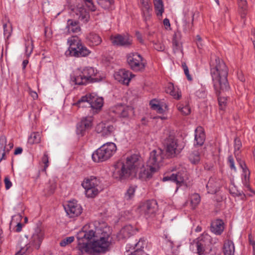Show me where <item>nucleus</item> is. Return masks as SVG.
<instances>
[{"label":"nucleus","mask_w":255,"mask_h":255,"mask_svg":"<svg viewBox=\"0 0 255 255\" xmlns=\"http://www.w3.org/2000/svg\"><path fill=\"white\" fill-rule=\"evenodd\" d=\"M3 33L8 38L11 34L12 31L11 25L9 22L3 24Z\"/></svg>","instance_id":"c03bdc74"},{"label":"nucleus","mask_w":255,"mask_h":255,"mask_svg":"<svg viewBox=\"0 0 255 255\" xmlns=\"http://www.w3.org/2000/svg\"><path fill=\"white\" fill-rule=\"evenodd\" d=\"M4 182L5 186L6 189H9L12 186V183L9 180L8 177H5L4 179Z\"/></svg>","instance_id":"bf43d9fd"},{"label":"nucleus","mask_w":255,"mask_h":255,"mask_svg":"<svg viewBox=\"0 0 255 255\" xmlns=\"http://www.w3.org/2000/svg\"><path fill=\"white\" fill-rule=\"evenodd\" d=\"M41 163L44 165L42 171L45 172L47 168L49 166V157L47 152H44L43 156L41 159Z\"/></svg>","instance_id":"a19ab883"},{"label":"nucleus","mask_w":255,"mask_h":255,"mask_svg":"<svg viewBox=\"0 0 255 255\" xmlns=\"http://www.w3.org/2000/svg\"><path fill=\"white\" fill-rule=\"evenodd\" d=\"M100 183V181L93 176L84 180L82 186L85 190V194L87 197L93 198L98 194L101 190Z\"/></svg>","instance_id":"6e6552de"},{"label":"nucleus","mask_w":255,"mask_h":255,"mask_svg":"<svg viewBox=\"0 0 255 255\" xmlns=\"http://www.w3.org/2000/svg\"><path fill=\"white\" fill-rule=\"evenodd\" d=\"M228 161H229V162L230 163V167L232 169H234V170H236V167H235V164H234V159H233V157L232 156H229V157H228Z\"/></svg>","instance_id":"052dcab7"},{"label":"nucleus","mask_w":255,"mask_h":255,"mask_svg":"<svg viewBox=\"0 0 255 255\" xmlns=\"http://www.w3.org/2000/svg\"><path fill=\"white\" fill-rule=\"evenodd\" d=\"M135 186H131L128 189L127 192L125 194V198L127 200H129L132 198L135 191Z\"/></svg>","instance_id":"a18cd8bd"},{"label":"nucleus","mask_w":255,"mask_h":255,"mask_svg":"<svg viewBox=\"0 0 255 255\" xmlns=\"http://www.w3.org/2000/svg\"><path fill=\"white\" fill-rule=\"evenodd\" d=\"M33 49V41L31 38H28L25 41V52L27 57L31 54Z\"/></svg>","instance_id":"e433bc0d"},{"label":"nucleus","mask_w":255,"mask_h":255,"mask_svg":"<svg viewBox=\"0 0 255 255\" xmlns=\"http://www.w3.org/2000/svg\"><path fill=\"white\" fill-rule=\"evenodd\" d=\"M178 110L184 115H188L190 112V108L188 106H183L181 104H178L177 105Z\"/></svg>","instance_id":"79ce46f5"},{"label":"nucleus","mask_w":255,"mask_h":255,"mask_svg":"<svg viewBox=\"0 0 255 255\" xmlns=\"http://www.w3.org/2000/svg\"><path fill=\"white\" fill-rule=\"evenodd\" d=\"M96 129L98 133L107 137L112 134L114 130V127L108 123L102 122L97 126Z\"/></svg>","instance_id":"aec40b11"},{"label":"nucleus","mask_w":255,"mask_h":255,"mask_svg":"<svg viewBox=\"0 0 255 255\" xmlns=\"http://www.w3.org/2000/svg\"><path fill=\"white\" fill-rule=\"evenodd\" d=\"M134 75L131 72L125 69H121L114 74L115 79L118 82L124 84L128 85Z\"/></svg>","instance_id":"dca6fc26"},{"label":"nucleus","mask_w":255,"mask_h":255,"mask_svg":"<svg viewBox=\"0 0 255 255\" xmlns=\"http://www.w3.org/2000/svg\"><path fill=\"white\" fill-rule=\"evenodd\" d=\"M93 118L92 116H87L83 118L80 121V123L82 124L86 128L89 130L93 126Z\"/></svg>","instance_id":"c9c22d12"},{"label":"nucleus","mask_w":255,"mask_h":255,"mask_svg":"<svg viewBox=\"0 0 255 255\" xmlns=\"http://www.w3.org/2000/svg\"><path fill=\"white\" fill-rule=\"evenodd\" d=\"M69 45L68 50L66 52V55L75 57H85L89 55L91 51L82 45L77 37L73 36L68 40Z\"/></svg>","instance_id":"423d86ee"},{"label":"nucleus","mask_w":255,"mask_h":255,"mask_svg":"<svg viewBox=\"0 0 255 255\" xmlns=\"http://www.w3.org/2000/svg\"><path fill=\"white\" fill-rule=\"evenodd\" d=\"M43 239V233L42 231L37 229L31 236L28 244L34 249L38 250Z\"/></svg>","instance_id":"f3484780"},{"label":"nucleus","mask_w":255,"mask_h":255,"mask_svg":"<svg viewBox=\"0 0 255 255\" xmlns=\"http://www.w3.org/2000/svg\"><path fill=\"white\" fill-rule=\"evenodd\" d=\"M182 66L183 69L184 73L187 77L188 80H192L191 76L189 74V70L188 67L185 62L182 63Z\"/></svg>","instance_id":"864d4df0"},{"label":"nucleus","mask_w":255,"mask_h":255,"mask_svg":"<svg viewBox=\"0 0 255 255\" xmlns=\"http://www.w3.org/2000/svg\"><path fill=\"white\" fill-rule=\"evenodd\" d=\"M29 94L32 97L33 100H36L38 98V94L35 91H33L31 90H29Z\"/></svg>","instance_id":"0e129e2a"},{"label":"nucleus","mask_w":255,"mask_h":255,"mask_svg":"<svg viewBox=\"0 0 255 255\" xmlns=\"http://www.w3.org/2000/svg\"><path fill=\"white\" fill-rule=\"evenodd\" d=\"M106 234H108L110 236L109 234L107 233L106 231L102 232L101 230L98 229L96 231L90 230L86 231L83 229L78 233L77 238L81 239L88 243L92 241L94 242L97 240H100V237Z\"/></svg>","instance_id":"9b49d317"},{"label":"nucleus","mask_w":255,"mask_h":255,"mask_svg":"<svg viewBox=\"0 0 255 255\" xmlns=\"http://www.w3.org/2000/svg\"><path fill=\"white\" fill-rule=\"evenodd\" d=\"M111 112L115 113L119 117L126 118L133 114V109L131 107L118 105L115 107Z\"/></svg>","instance_id":"a211bd4d"},{"label":"nucleus","mask_w":255,"mask_h":255,"mask_svg":"<svg viewBox=\"0 0 255 255\" xmlns=\"http://www.w3.org/2000/svg\"><path fill=\"white\" fill-rule=\"evenodd\" d=\"M127 60L129 68L135 72H142L145 68L146 63L138 53H129L127 55Z\"/></svg>","instance_id":"1a4fd4ad"},{"label":"nucleus","mask_w":255,"mask_h":255,"mask_svg":"<svg viewBox=\"0 0 255 255\" xmlns=\"http://www.w3.org/2000/svg\"><path fill=\"white\" fill-rule=\"evenodd\" d=\"M21 216L17 214L12 217L11 221L10 223V227L13 223L17 224V222H20L21 220Z\"/></svg>","instance_id":"5fc2aeb1"},{"label":"nucleus","mask_w":255,"mask_h":255,"mask_svg":"<svg viewBox=\"0 0 255 255\" xmlns=\"http://www.w3.org/2000/svg\"><path fill=\"white\" fill-rule=\"evenodd\" d=\"M154 48L158 51H163L165 49V46L162 44V42L157 41L153 42Z\"/></svg>","instance_id":"8fccbe9b"},{"label":"nucleus","mask_w":255,"mask_h":255,"mask_svg":"<svg viewBox=\"0 0 255 255\" xmlns=\"http://www.w3.org/2000/svg\"><path fill=\"white\" fill-rule=\"evenodd\" d=\"M235 245L234 243L229 240L225 241L223 247V252L224 255H235Z\"/></svg>","instance_id":"a878e982"},{"label":"nucleus","mask_w":255,"mask_h":255,"mask_svg":"<svg viewBox=\"0 0 255 255\" xmlns=\"http://www.w3.org/2000/svg\"><path fill=\"white\" fill-rule=\"evenodd\" d=\"M73 12L76 15V17L78 18L83 22H87L90 18L89 12L82 7L73 9Z\"/></svg>","instance_id":"b1692460"},{"label":"nucleus","mask_w":255,"mask_h":255,"mask_svg":"<svg viewBox=\"0 0 255 255\" xmlns=\"http://www.w3.org/2000/svg\"><path fill=\"white\" fill-rule=\"evenodd\" d=\"M139 171V177H150L149 171L144 168L141 157L133 154L126 157V161H118L114 164L113 176L118 179H124L130 176H134Z\"/></svg>","instance_id":"f257e3e1"},{"label":"nucleus","mask_w":255,"mask_h":255,"mask_svg":"<svg viewBox=\"0 0 255 255\" xmlns=\"http://www.w3.org/2000/svg\"><path fill=\"white\" fill-rule=\"evenodd\" d=\"M117 146L113 142H107L97 149L92 157L96 162H103L110 158L116 152Z\"/></svg>","instance_id":"39448f33"},{"label":"nucleus","mask_w":255,"mask_h":255,"mask_svg":"<svg viewBox=\"0 0 255 255\" xmlns=\"http://www.w3.org/2000/svg\"><path fill=\"white\" fill-rule=\"evenodd\" d=\"M87 6L92 11H95L96 9L92 0H84Z\"/></svg>","instance_id":"603ef678"},{"label":"nucleus","mask_w":255,"mask_h":255,"mask_svg":"<svg viewBox=\"0 0 255 255\" xmlns=\"http://www.w3.org/2000/svg\"><path fill=\"white\" fill-rule=\"evenodd\" d=\"M211 74L217 93L228 91L230 87L227 80L228 69L224 62L219 58L212 64Z\"/></svg>","instance_id":"f03ea898"},{"label":"nucleus","mask_w":255,"mask_h":255,"mask_svg":"<svg viewBox=\"0 0 255 255\" xmlns=\"http://www.w3.org/2000/svg\"><path fill=\"white\" fill-rule=\"evenodd\" d=\"M41 141V134L38 132H32L28 139V142L30 144L39 143Z\"/></svg>","instance_id":"f704fd0d"},{"label":"nucleus","mask_w":255,"mask_h":255,"mask_svg":"<svg viewBox=\"0 0 255 255\" xmlns=\"http://www.w3.org/2000/svg\"><path fill=\"white\" fill-rule=\"evenodd\" d=\"M165 91L169 94L175 99L179 100L181 97V93L178 90H176L174 85L172 83H169L166 88Z\"/></svg>","instance_id":"c85d7f7f"},{"label":"nucleus","mask_w":255,"mask_h":255,"mask_svg":"<svg viewBox=\"0 0 255 255\" xmlns=\"http://www.w3.org/2000/svg\"><path fill=\"white\" fill-rule=\"evenodd\" d=\"M172 47L174 53L182 52V45L180 37L175 33L172 39Z\"/></svg>","instance_id":"c756f323"},{"label":"nucleus","mask_w":255,"mask_h":255,"mask_svg":"<svg viewBox=\"0 0 255 255\" xmlns=\"http://www.w3.org/2000/svg\"><path fill=\"white\" fill-rule=\"evenodd\" d=\"M150 105L151 106V108L155 110L156 111L158 109V108L160 107L161 106L158 104L157 101L152 100L150 103Z\"/></svg>","instance_id":"13d9d810"},{"label":"nucleus","mask_w":255,"mask_h":255,"mask_svg":"<svg viewBox=\"0 0 255 255\" xmlns=\"http://www.w3.org/2000/svg\"><path fill=\"white\" fill-rule=\"evenodd\" d=\"M227 98L222 96H219L218 102L220 108L221 110H224L226 106Z\"/></svg>","instance_id":"09e8293b"},{"label":"nucleus","mask_w":255,"mask_h":255,"mask_svg":"<svg viewBox=\"0 0 255 255\" xmlns=\"http://www.w3.org/2000/svg\"><path fill=\"white\" fill-rule=\"evenodd\" d=\"M77 239L78 243L77 248L80 254L87 253L91 255H96L97 253L105 252L111 244V238L108 234L101 237L100 240L92 242L90 246L89 245V243L81 239Z\"/></svg>","instance_id":"7ed1b4c3"},{"label":"nucleus","mask_w":255,"mask_h":255,"mask_svg":"<svg viewBox=\"0 0 255 255\" xmlns=\"http://www.w3.org/2000/svg\"><path fill=\"white\" fill-rule=\"evenodd\" d=\"M220 186L219 180L215 178L211 177L209 179L206 185V188L209 193L214 194L218 191Z\"/></svg>","instance_id":"5701e85b"},{"label":"nucleus","mask_w":255,"mask_h":255,"mask_svg":"<svg viewBox=\"0 0 255 255\" xmlns=\"http://www.w3.org/2000/svg\"><path fill=\"white\" fill-rule=\"evenodd\" d=\"M145 253L141 250H135L133 253H131L129 255H144Z\"/></svg>","instance_id":"69168bd1"},{"label":"nucleus","mask_w":255,"mask_h":255,"mask_svg":"<svg viewBox=\"0 0 255 255\" xmlns=\"http://www.w3.org/2000/svg\"><path fill=\"white\" fill-rule=\"evenodd\" d=\"M205 139V135L203 128L201 127H198L195 130V140L196 144L202 145L204 142Z\"/></svg>","instance_id":"cd10ccee"},{"label":"nucleus","mask_w":255,"mask_h":255,"mask_svg":"<svg viewBox=\"0 0 255 255\" xmlns=\"http://www.w3.org/2000/svg\"><path fill=\"white\" fill-rule=\"evenodd\" d=\"M165 147L167 153L169 156H174L180 152L178 148L177 140L173 136H169L165 140Z\"/></svg>","instance_id":"2eb2a0df"},{"label":"nucleus","mask_w":255,"mask_h":255,"mask_svg":"<svg viewBox=\"0 0 255 255\" xmlns=\"http://www.w3.org/2000/svg\"><path fill=\"white\" fill-rule=\"evenodd\" d=\"M110 39L114 45L128 47L132 44V37L128 35L117 34L111 36Z\"/></svg>","instance_id":"4468645a"},{"label":"nucleus","mask_w":255,"mask_h":255,"mask_svg":"<svg viewBox=\"0 0 255 255\" xmlns=\"http://www.w3.org/2000/svg\"><path fill=\"white\" fill-rule=\"evenodd\" d=\"M88 39L93 46H98L100 45L102 41L101 37L95 33H90L88 36Z\"/></svg>","instance_id":"473e14b6"},{"label":"nucleus","mask_w":255,"mask_h":255,"mask_svg":"<svg viewBox=\"0 0 255 255\" xmlns=\"http://www.w3.org/2000/svg\"><path fill=\"white\" fill-rule=\"evenodd\" d=\"M185 178H186V171L183 170L177 173L164 177L162 180L163 181L171 180L176 182L177 185H180L184 182Z\"/></svg>","instance_id":"412c9836"},{"label":"nucleus","mask_w":255,"mask_h":255,"mask_svg":"<svg viewBox=\"0 0 255 255\" xmlns=\"http://www.w3.org/2000/svg\"><path fill=\"white\" fill-rule=\"evenodd\" d=\"M145 245V241L143 239H140L138 241V243H137L135 246L136 248V250H141L142 251V249L144 248V245Z\"/></svg>","instance_id":"6e6d98bb"},{"label":"nucleus","mask_w":255,"mask_h":255,"mask_svg":"<svg viewBox=\"0 0 255 255\" xmlns=\"http://www.w3.org/2000/svg\"><path fill=\"white\" fill-rule=\"evenodd\" d=\"M190 161L193 164H197L200 160V155L198 151L192 152L189 156Z\"/></svg>","instance_id":"4c0bfd02"},{"label":"nucleus","mask_w":255,"mask_h":255,"mask_svg":"<svg viewBox=\"0 0 255 255\" xmlns=\"http://www.w3.org/2000/svg\"><path fill=\"white\" fill-rule=\"evenodd\" d=\"M13 146L12 142H9L6 144V138L4 136L0 137V162L4 159V156L6 152H8Z\"/></svg>","instance_id":"4be33fe9"},{"label":"nucleus","mask_w":255,"mask_h":255,"mask_svg":"<svg viewBox=\"0 0 255 255\" xmlns=\"http://www.w3.org/2000/svg\"><path fill=\"white\" fill-rule=\"evenodd\" d=\"M196 95L199 98H203L206 96V90L205 88L201 87L196 91Z\"/></svg>","instance_id":"3c124183"},{"label":"nucleus","mask_w":255,"mask_h":255,"mask_svg":"<svg viewBox=\"0 0 255 255\" xmlns=\"http://www.w3.org/2000/svg\"><path fill=\"white\" fill-rule=\"evenodd\" d=\"M242 146L241 142L240 140V139L238 138H236L235 139V154L237 152V151H239L240 149L241 148V147Z\"/></svg>","instance_id":"4d7b16f0"},{"label":"nucleus","mask_w":255,"mask_h":255,"mask_svg":"<svg viewBox=\"0 0 255 255\" xmlns=\"http://www.w3.org/2000/svg\"><path fill=\"white\" fill-rule=\"evenodd\" d=\"M211 237L205 233L197 239L196 247L198 255H204L205 254V250L211 243Z\"/></svg>","instance_id":"f8f14e48"},{"label":"nucleus","mask_w":255,"mask_h":255,"mask_svg":"<svg viewBox=\"0 0 255 255\" xmlns=\"http://www.w3.org/2000/svg\"><path fill=\"white\" fill-rule=\"evenodd\" d=\"M183 14L184 15V23L186 25L188 24V18L189 17V10L186 9L184 11Z\"/></svg>","instance_id":"680f3d73"},{"label":"nucleus","mask_w":255,"mask_h":255,"mask_svg":"<svg viewBox=\"0 0 255 255\" xmlns=\"http://www.w3.org/2000/svg\"><path fill=\"white\" fill-rule=\"evenodd\" d=\"M88 130L89 129L84 127L80 123L77 125L76 132L79 135L81 136H83Z\"/></svg>","instance_id":"37998d69"},{"label":"nucleus","mask_w":255,"mask_h":255,"mask_svg":"<svg viewBox=\"0 0 255 255\" xmlns=\"http://www.w3.org/2000/svg\"><path fill=\"white\" fill-rule=\"evenodd\" d=\"M163 159V151L160 149L153 150L150 154V156L147 162V168L150 173L156 172L161 165Z\"/></svg>","instance_id":"0eeeda50"},{"label":"nucleus","mask_w":255,"mask_h":255,"mask_svg":"<svg viewBox=\"0 0 255 255\" xmlns=\"http://www.w3.org/2000/svg\"><path fill=\"white\" fill-rule=\"evenodd\" d=\"M240 165L242 167L243 171L245 173V175H244V180L243 181L244 184L247 187L249 188L248 182L249 181L250 172L248 170V169H245L243 167V165L241 163H240Z\"/></svg>","instance_id":"de8ad7c7"},{"label":"nucleus","mask_w":255,"mask_h":255,"mask_svg":"<svg viewBox=\"0 0 255 255\" xmlns=\"http://www.w3.org/2000/svg\"><path fill=\"white\" fill-rule=\"evenodd\" d=\"M67 215L70 218L79 216L82 212V208L77 201L73 200L68 202L64 207Z\"/></svg>","instance_id":"ddd939ff"},{"label":"nucleus","mask_w":255,"mask_h":255,"mask_svg":"<svg viewBox=\"0 0 255 255\" xmlns=\"http://www.w3.org/2000/svg\"><path fill=\"white\" fill-rule=\"evenodd\" d=\"M66 29L68 33H78L81 31V27L79 23L73 19H69L67 21Z\"/></svg>","instance_id":"393cba45"},{"label":"nucleus","mask_w":255,"mask_h":255,"mask_svg":"<svg viewBox=\"0 0 255 255\" xmlns=\"http://www.w3.org/2000/svg\"><path fill=\"white\" fill-rule=\"evenodd\" d=\"M154 5L157 15L161 16L164 11L162 0H154Z\"/></svg>","instance_id":"72a5a7b5"},{"label":"nucleus","mask_w":255,"mask_h":255,"mask_svg":"<svg viewBox=\"0 0 255 255\" xmlns=\"http://www.w3.org/2000/svg\"><path fill=\"white\" fill-rule=\"evenodd\" d=\"M74 241V237L73 236L67 237L62 241L60 243L61 247H66V246L72 243Z\"/></svg>","instance_id":"49530a36"},{"label":"nucleus","mask_w":255,"mask_h":255,"mask_svg":"<svg viewBox=\"0 0 255 255\" xmlns=\"http://www.w3.org/2000/svg\"><path fill=\"white\" fill-rule=\"evenodd\" d=\"M98 4L104 8H108L114 3V0H97Z\"/></svg>","instance_id":"ea45409f"},{"label":"nucleus","mask_w":255,"mask_h":255,"mask_svg":"<svg viewBox=\"0 0 255 255\" xmlns=\"http://www.w3.org/2000/svg\"><path fill=\"white\" fill-rule=\"evenodd\" d=\"M136 229L129 225L126 226L121 230L120 234L124 238H127L133 235Z\"/></svg>","instance_id":"2f4dec72"},{"label":"nucleus","mask_w":255,"mask_h":255,"mask_svg":"<svg viewBox=\"0 0 255 255\" xmlns=\"http://www.w3.org/2000/svg\"><path fill=\"white\" fill-rule=\"evenodd\" d=\"M97 70L93 67H86L81 70L74 71L71 81L75 85H83L87 83L96 82L100 80Z\"/></svg>","instance_id":"20e7f679"},{"label":"nucleus","mask_w":255,"mask_h":255,"mask_svg":"<svg viewBox=\"0 0 255 255\" xmlns=\"http://www.w3.org/2000/svg\"><path fill=\"white\" fill-rule=\"evenodd\" d=\"M141 210L145 216L149 217L157 210V204L154 200L147 201L142 206Z\"/></svg>","instance_id":"6ab92c4d"},{"label":"nucleus","mask_w":255,"mask_h":255,"mask_svg":"<svg viewBox=\"0 0 255 255\" xmlns=\"http://www.w3.org/2000/svg\"><path fill=\"white\" fill-rule=\"evenodd\" d=\"M224 229V223L221 220H216L211 224V230L216 235H220Z\"/></svg>","instance_id":"bb28decb"},{"label":"nucleus","mask_w":255,"mask_h":255,"mask_svg":"<svg viewBox=\"0 0 255 255\" xmlns=\"http://www.w3.org/2000/svg\"><path fill=\"white\" fill-rule=\"evenodd\" d=\"M87 103L90 107L95 110V112H97L100 110L103 105V99L102 97L97 96L95 94H88L82 97L79 100L77 104L81 106V104L83 103Z\"/></svg>","instance_id":"9d476101"},{"label":"nucleus","mask_w":255,"mask_h":255,"mask_svg":"<svg viewBox=\"0 0 255 255\" xmlns=\"http://www.w3.org/2000/svg\"><path fill=\"white\" fill-rule=\"evenodd\" d=\"M140 2L142 3L143 5L145 7V8L147 9V11L149 12V8L147 5V0H140Z\"/></svg>","instance_id":"774afa93"},{"label":"nucleus","mask_w":255,"mask_h":255,"mask_svg":"<svg viewBox=\"0 0 255 255\" xmlns=\"http://www.w3.org/2000/svg\"><path fill=\"white\" fill-rule=\"evenodd\" d=\"M238 2L239 6L242 8H245L247 4L246 0H238Z\"/></svg>","instance_id":"e2e57ef3"},{"label":"nucleus","mask_w":255,"mask_h":255,"mask_svg":"<svg viewBox=\"0 0 255 255\" xmlns=\"http://www.w3.org/2000/svg\"><path fill=\"white\" fill-rule=\"evenodd\" d=\"M34 250V249L28 243L22 245L21 243L20 249L15 255H29Z\"/></svg>","instance_id":"7c9ffc66"},{"label":"nucleus","mask_w":255,"mask_h":255,"mask_svg":"<svg viewBox=\"0 0 255 255\" xmlns=\"http://www.w3.org/2000/svg\"><path fill=\"white\" fill-rule=\"evenodd\" d=\"M22 224L20 222H17L16 226V232H19L22 230Z\"/></svg>","instance_id":"338daca9"},{"label":"nucleus","mask_w":255,"mask_h":255,"mask_svg":"<svg viewBox=\"0 0 255 255\" xmlns=\"http://www.w3.org/2000/svg\"><path fill=\"white\" fill-rule=\"evenodd\" d=\"M200 202V197L199 194L195 193L192 194L190 197V203L193 209Z\"/></svg>","instance_id":"58836bf2"}]
</instances>
